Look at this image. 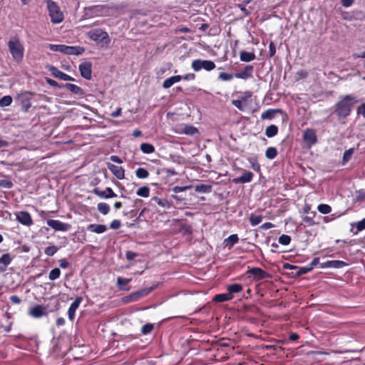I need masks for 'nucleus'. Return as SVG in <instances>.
Masks as SVG:
<instances>
[{"instance_id": "obj_1", "label": "nucleus", "mask_w": 365, "mask_h": 365, "mask_svg": "<svg viewBox=\"0 0 365 365\" xmlns=\"http://www.w3.org/2000/svg\"><path fill=\"white\" fill-rule=\"evenodd\" d=\"M357 101L352 95L340 96L339 101L334 106V113L339 118H346L350 115L354 105Z\"/></svg>"}, {"instance_id": "obj_2", "label": "nucleus", "mask_w": 365, "mask_h": 365, "mask_svg": "<svg viewBox=\"0 0 365 365\" xmlns=\"http://www.w3.org/2000/svg\"><path fill=\"white\" fill-rule=\"evenodd\" d=\"M9 52L16 61H21L24 57V46L16 37H12L8 42Z\"/></svg>"}, {"instance_id": "obj_3", "label": "nucleus", "mask_w": 365, "mask_h": 365, "mask_svg": "<svg viewBox=\"0 0 365 365\" xmlns=\"http://www.w3.org/2000/svg\"><path fill=\"white\" fill-rule=\"evenodd\" d=\"M88 36L91 40L101 43L102 46H108L110 42V38L106 31L101 29H92L88 32Z\"/></svg>"}, {"instance_id": "obj_4", "label": "nucleus", "mask_w": 365, "mask_h": 365, "mask_svg": "<svg viewBox=\"0 0 365 365\" xmlns=\"http://www.w3.org/2000/svg\"><path fill=\"white\" fill-rule=\"evenodd\" d=\"M47 7L52 23L59 24L63 20V14L55 1L52 0H48Z\"/></svg>"}, {"instance_id": "obj_5", "label": "nucleus", "mask_w": 365, "mask_h": 365, "mask_svg": "<svg viewBox=\"0 0 365 365\" xmlns=\"http://www.w3.org/2000/svg\"><path fill=\"white\" fill-rule=\"evenodd\" d=\"M191 66L196 72L200 71L201 69L210 71L215 68V63L210 60L196 59L192 62Z\"/></svg>"}, {"instance_id": "obj_6", "label": "nucleus", "mask_w": 365, "mask_h": 365, "mask_svg": "<svg viewBox=\"0 0 365 365\" xmlns=\"http://www.w3.org/2000/svg\"><path fill=\"white\" fill-rule=\"evenodd\" d=\"M303 140L308 148H311L317 142L316 131L312 128H307L303 133Z\"/></svg>"}, {"instance_id": "obj_7", "label": "nucleus", "mask_w": 365, "mask_h": 365, "mask_svg": "<svg viewBox=\"0 0 365 365\" xmlns=\"http://www.w3.org/2000/svg\"><path fill=\"white\" fill-rule=\"evenodd\" d=\"M46 224L55 231L66 232L71 229V225L58 220H48Z\"/></svg>"}, {"instance_id": "obj_8", "label": "nucleus", "mask_w": 365, "mask_h": 365, "mask_svg": "<svg viewBox=\"0 0 365 365\" xmlns=\"http://www.w3.org/2000/svg\"><path fill=\"white\" fill-rule=\"evenodd\" d=\"M31 93H25L19 94L16 98V100L19 101V104L21 105V110L24 112H27L31 106Z\"/></svg>"}, {"instance_id": "obj_9", "label": "nucleus", "mask_w": 365, "mask_h": 365, "mask_svg": "<svg viewBox=\"0 0 365 365\" xmlns=\"http://www.w3.org/2000/svg\"><path fill=\"white\" fill-rule=\"evenodd\" d=\"M16 220L23 225L31 226L33 220L31 215L27 211H21L15 213Z\"/></svg>"}, {"instance_id": "obj_10", "label": "nucleus", "mask_w": 365, "mask_h": 365, "mask_svg": "<svg viewBox=\"0 0 365 365\" xmlns=\"http://www.w3.org/2000/svg\"><path fill=\"white\" fill-rule=\"evenodd\" d=\"M79 71L83 78L90 80L92 77V63L90 61L81 63L79 65Z\"/></svg>"}, {"instance_id": "obj_11", "label": "nucleus", "mask_w": 365, "mask_h": 365, "mask_svg": "<svg viewBox=\"0 0 365 365\" xmlns=\"http://www.w3.org/2000/svg\"><path fill=\"white\" fill-rule=\"evenodd\" d=\"M48 71L51 72L52 76L55 78H59L63 81H73L74 78L68 74L59 71L56 67L53 66H49L48 67Z\"/></svg>"}, {"instance_id": "obj_12", "label": "nucleus", "mask_w": 365, "mask_h": 365, "mask_svg": "<svg viewBox=\"0 0 365 365\" xmlns=\"http://www.w3.org/2000/svg\"><path fill=\"white\" fill-rule=\"evenodd\" d=\"M253 276L255 279L261 280L270 277V274L259 267H253L247 272Z\"/></svg>"}, {"instance_id": "obj_13", "label": "nucleus", "mask_w": 365, "mask_h": 365, "mask_svg": "<svg viewBox=\"0 0 365 365\" xmlns=\"http://www.w3.org/2000/svg\"><path fill=\"white\" fill-rule=\"evenodd\" d=\"M93 193L102 199H108L117 197V195L110 187H106L105 190H101L96 187L93 190Z\"/></svg>"}, {"instance_id": "obj_14", "label": "nucleus", "mask_w": 365, "mask_h": 365, "mask_svg": "<svg viewBox=\"0 0 365 365\" xmlns=\"http://www.w3.org/2000/svg\"><path fill=\"white\" fill-rule=\"evenodd\" d=\"M83 301L82 297H77L71 304L68 310V317L71 321H73L75 317L76 309L79 307L80 304Z\"/></svg>"}, {"instance_id": "obj_15", "label": "nucleus", "mask_w": 365, "mask_h": 365, "mask_svg": "<svg viewBox=\"0 0 365 365\" xmlns=\"http://www.w3.org/2000/svg\"><path fill=\"white\" fill-rule=\"evenodd\" d=\"M108 168L118 179L122 180L125 178V170L123 167L108 163Z\"/></svg>"}, {"instance_id": "obj_16", "label": "nucleus", "mask_w": 365, "mask_h": 365, "mask_svg": "<svg viewBox=\"0 0 365 365\" xmlns=\"http://www.w3.org/2000/svg\"><path fill=\"white\" fill-rule=\"evenodd\" d=\"M253 71L254 67L252 65H247L242 71L236 73L235 76L237 78L245 80L252 76Z\"/></svg>"}, {"instance_id": "obj_17", "label": "nucleus", "mask_w": 365, "mask_h": 365, "mask_svg": "<svg viewBox=\"0 0 365 365\" xmlns=\"http://www.w3.org/2000/svg\"><path fill=\"white\" fill-rule=\"evenodd\" d=\"M29 314L34 318H41L46 314V307L41 305H36L29 310Z\"/></svg>"}, {"instance_id": "obj_18", "label": "nucleus", "mask_w": 365, "mask_h": 365, "mask_svg": "<svg viewBox=\"0 0 365 365\" xmlns=\"http://www.w3.org/2000/svg\"><path fill=\"white\" fill-rule=\"evenodd\" d=\"M252 178L253 173L252 172L245 171L242 176L233 179V182L237 184H244L251 182L252 180Z\"/></svg>"}, {"instance_id": "obj_19", "label": "nucleus", "mask_w": 365, "mask_h": 365, "mask_svg": "<svg viewBox=\"0 0 365 365\" xmlns=\"http://www.w3.org/2000/svg\"><path fill=\"white\" fill-rule=\"evenodd\" d=\"M251 93L250 92L247 93V96H242L240 99L233 100L232 101V103L233 106H235L236 108H237L240 110H245V109L247 107V98L250 97Z\"/></svg>"}, {"instance_id": "obj_20", "label": "nucleus", "mask_w": 365, "mask_h": 365, "mask_svg": "<svg viewBox=\"0 0 365 365\" xmlns=\"http://www.w3.org/2000/svg\"><path fill=\"white\" fill-rule=\"evenodd\" d=\"M65 49V54L67 55H81L85 51L81 46H66Z\"/></svg>"}, {"instance_id": "obj_21", "label": "nucleus", "mask_w": 365, "mask_h": 365, "mask_svg": "<svg viewBox=\"0 0 365 365\" xmlns=\"http://www.w3.org/2000/svg\"><path fill=\"white\" fill-rule=\"evenodd\" d=\"M11 262V258L9 254H4L0 257V272L6 271V269Z\"/></svg>"}, {"instance_id": "obj_22", "label": "nucleus", "mask_w": 365, "mask_h": 365, "mask_svg": "<svg viewBox=\"0 0 365 365\" xmlns=\"http://www.w3.org/2000/svg\"><path fill=\"white\" fill-rule=\"evenodd\" d=\"M182 76L178 75L170 77L163 81V87L164 88H170L174 83L179 82L182 79Z\"/></svg>"}, {"instance_id": "obj_23", "label": "nucleus", "mask_w": 365, "mask_h": 365, "mask_svg": "<svg viewBox=\"0 0 365 365\" xmlns=\"http://www.w3.org/2000/svg\"><path fill=\"white\" fill-rule=\"evenodd\" d=\"M239 241V237L237 234L230 235L227 238L225 239L223 244L225 247H228L229 249L232 247Z\"/></svg>"}, {"instance_id": "obj_24", "label": "nucleus", "mask_w": 365, "mask_h": 365, "mask_svg": "<svg viewBox=\"0 0 365 365\" xmlns=\"http://www.w3.org/2000/svg\"><path fill=\"white\" fill-rule=\"evenodd\" d=\"M88 230L98 234H101L107 230V227L104 225L91 224L88 225Z\"/></svg>"}, {"instance_id": "obj_25", "label": "nucleus", "mask_w": 365, "mask_h": 365, "mask_svg": "<svg viewBox=\"0 0 365 365\" xmlns=\"http://www.w3.org/2000/svg\"><path fill=\"white\" fill-rule=\"evenodd\" d=\"M63 86L66 88H67L70 92H71L76 95L81 96L83 94V91L82 88L75 84L67 83L64 84Z\"/></svg>"}, {"instance_id": "obj_26", "label": "nucleus", "mask_w": 365, "mask_h": 365, "mask_svg": "<svg viewBox=\"0 0 365 365\" xmlns=\"http://www.w3.org/2000/svg\"><path fill=\"white\" fill-rule=\"evenodd\" d=\"M131 281V279L123 278L121 277H118L117 278V285L121 290H129V288L127 287L128 284Z\"/></svg>"}, {"instance_id": "obj_27", "label": "nucleus", "mask_w": 365, "mask_h": 365, "mask_svg": "<svg viewBox=\"0 0 365 365\" xmlns=\"http://www.w3.org/2000/svg\"><path fill=\"white\" fill-rule=\"evenodd\" d=\"M240 60L243 62H250L255 59V54L252 52L242 51L240 56Z\"/></svg>"}, {"instance_id": "obj_28", "label": "nucleus", "mask_w": 365, "mask_h": 365, "mask_svg": "<svg viewBox=\"0 0 365 365\" xmlns=\"http://www.w3.org/2000/svg\"><path fill=\"white\" fill-rule=\"evenodd\" d=\"M232 299V296H230L228 293H223V294H216L213 297V301L215 302H227Z\"/></svg>"}, {"instance_id": "obj_29", "label": "nucleus", "mask_w": 365, "mask_h": 365, "mask_svg": "<svg viewBox=\"0 0 365 365\" xmlns=\"http://www.w3.org/2000/svg\"><path fill=\"white\" fill-rule=\"evenodd\" d=\"M242 290V286L240 284H232L227 287V293L233 297L234 294L239 293Z\"/></svg>"}, {"instance_id": "obj_30", "label": "nucleus", "mask_w": 365, "mask_h": 365, "mask_svg": "<svg viewBox=\"0 0 365 365\" xmlns=\"http://www.w3.org/2000/svg\"><path fill=\"white\" fill-rule=\"evenodd\" d=\"M195 190L198 192L209 193L212 191V185L209 184L197 185L195 187Z\"/></svg>"}, {"instance_id": "obj_31", "label": "nucleus", "mask_w": 365, "mask_h": 365, "mask_svg": "<svg viewBox=\"0 0 365 365\" xmlns=\"http://www.w3.org/2000/svg\"><path fill=\"white\" fill-rule=\"evenodd\" d=\"M354 153V148H351L344 151L342 160H341V165H346L351 158L353 154Z\"/></svg>"}, {"instance_id": "obj_32", "label": "nucleus", "mask_w": 365, "mask_h": 365, "mask_svg": "<svg viewBox=\"0 0 365 365\" xmlns=\"http://www.w3.org/2000/svg\"><path fill=\"white\" fill-rule=\"evenodd\" d=\"M278 133V128L275 125H270L267 127L265 130V135L268 138H272L275 136Z\"/></svg>"}, {"instance_id": "obj_33", "label": "nucleus", "mask_w": 365, "mask_h": 365, "mask_svg": "<svg viewBox=\"0 0 365 365\" xmlns=\"http://www.w3.org/2000/svg\"><path fill=\"white\" fill-rule=\"evenodd\" d=\"M140 150L143 153L150 154L155 151V148L150 143H143L140 145Z\"/></svg>"}, {"instance_id": "obj_34", "label": "nucleus", "mask_w": 365, "mask_h": 365, "mask_svg": "<svg viewBox=\"0 0 365 365\" xmlns=\"http://www.w3.org/2000/svg\"><path fill=\"white\" fill-rule=\"evenodd\" d=\"M310 215L303 217V222L305 223V226H312L315 224L314 217L316 215V212H312L309 213Z\"/></svg>"}, {"instance_id": "obj_35", "label": "nucleus", "mask_w": 365, "mask_h": 365, "mask_svg": "<svg viewBox=\"0 0 365 365\" xmlns=\"http://www.w3.org/2000/svg\"><path fill=\"white\" fill-rule=\"evenodd\" d=\"M279 110L268 109L261 114L262 119H272Z\"/></svg>"}, {"instance_id": "obj_36", "label": "nucleus", "mask_w": 365, "mask_h": 365, "mask_svg": "<svg viewBox=\"0 0 365 365\" xmlns=\"http://www.w3.org/2000/svg\"><path fill=\"white\" fill-rule=\"evenodd\" d=\"M277 155V150L274 147H269L265 152V156L269 160L275 158Z\"/></svg>"}, {"instance_id": "obj_37", "label": "nucleus", "mask_w": 365, "mask_h": 365, "mask_svg": "<svg viewBox=\"0 0 365 365\" xmlns=\"http://www.w3.org/2000/svg\"><path fill=\"white\" fill-rule=\"evenodd\" d=\"M98 210L103 215H106L110 212V206L105 202H100L97 205Z\"/></svg>"}, {"instance_id": "obj_38", "label": "nucleus", "mask_w": 365, "mask_h": 365, "mask_svg": "<svg viewBox=\"0 0 365 365\" xmlns=\"http://www.w3.org/2000/svg\"><path fill=\"white\" fill-rule=\"evenodd\" d=\"M135 175L140 179H145L149 176V172L143 168H139L135 170Z\"/></svg>"}, {"instance_id": "obj_39", "label": "nucleus", "mask_w": 365, "mask_h": 365, "mask_svg": "<svg viewBox=\"0 0 365 365\" xmlns=\"http://www.w3.org/2000/svg\"><path fill=\"white\" fill-rule=\"evenodd\" d=\"M136 194L143 197H148L150 195V188L147 186H143L138 189Z\"/></svg>"}, {"instance_id": "obj_40", "label": "nucleus", "mask_w": 365, "mask_h": 365, "mask_svg": "<svg viewBox=\"0 0 365 365\" xmlns=\"http://www.w3.org/2000/svg\"><path fill=\"white\" fill-rule=\"evenodd\" d=\"M262 215H255L252 214L250 217V222L252 226H256L259 225L262 220Z\"/></svg>"}, {"instance_id": "obj_41", "label": "nucleus", "mask_w": 365, "mask_h": 365, "mask_svg": "<svg viewBox=\"0 0 365 365\" xmlns=\"http://www.w3.org/2000/svg\"><path fill=\"white\" fill-rule=\"evenodd\" d=\"M66 45H62V44H49V48L56 52H60L62 53H65V48Z\"/></svg>"}, {"instance_id": "obj_42", "label": "nucleus", "mask_w": 365, "mask_h": 365, "mask_svg": "<svg viewBox=\"0 0 365 365\" xmlns=\"http://www.w3.org/2000/svg\"><path fill=\"white\" fill-rule=\"evenodd\" d=\"M318 211L322 214H329L331 212V207L327 204H320L317 207Z\"/></svg>"}, {"instance_id": "obj_43", "label": "nucleus", "mask_w": 365, "mask_h": 365, "mask_svg": "<svg viewBox=\"0 0 365 365\" xmlns=\"http://www.w3.org/2000/svg\"><path fill=\"white\" fill-rule=\"evenodd\" d=\"M197 132V129L192 125H186L183 128V133L187 135H193L196 134Z\"/></svg>"}, {"instance_id": "obj_44", "label": "nucleus", "mask_w": 365, "mask_h": 365, "mask_svg": "<svg viewBox=\"0 0 365 365\" xmlns=\"http://www.w3.org/2000/svg\"><path fill=\"white\" fill-rule=\"evenodd\" d=\"M12 103V98L10 96H4L0 99V107L9 106Z\"/></svg>"}, {"instance_id": "obj_45", "label": "nucleus", "mask_w": 365, "mask_h": 365, "mask_svg": "<svg viewBox=\"0 0 365 365\" xmlns=\"http://www.w3.org/2000/svg\"><path fill=\"white\" fill-rule=\"evenodd\" d=\"M153 200L160 207H170V203L165 199H161L158 197H155Z\"/></svg>"}, {"instance_id": "obj_46", "label": "nucleus", "mask_w": 365, "mask_h": 365, "mask_svg": "<svg viewBox=\"0 0 365 365\" xmlns=\"http://www.w3.org/2000/svg\"><path fill=\"white\" fill-rule=\"evenodd\" d=\"M351 226L353 227L354 226H356V231L355 232V233H357V232H360L361 230H365V218H364L363 220H361V221H359L357 222L352 223Z\"/></svg>"}, {"instance_id": "obj_47", "label": "nucleus", "mask_w": 365, "mask_h": 365, "mask_svg": "<svg viewBox=\"0 0 365 365\" xmlns=\"http://www.w3.org/2000/svg\"><path fill=\"white\" fill-rule=\"evenodd\" d=\"M61 275V270L58 268L53 269L49 273V279L55 280L58 279Z\"/></svg>"}, {"instance_id": "obj_48", "label": "nucleus", "mask_w": 365, "mask_h": 365, "mask_svg": "<svg viewBox=\"0 0 365 365\" xmlns=\"http://www.w3.org/2000/svg\"><path fill=\"white\" fill-rule=\"evenodd\" d=\"M58 250V247L56 246H49L45 248L44 253L47 256L51 257L57 252Z\"/></svg>"}, {"instance_id": "obj_49", "label": "nucleus", "mask_w": 365, "mask_h": 365, "mask_svg": "<svg viewBox=\"0 0 365 365\" xmlns=\"http://www.w3.org/2000/svg\"><path fill=\"white\" fill-rule=\"evenodd\" d=\"M153 328L154 326L153 324L148 323L142 327L141 332L143 334H148L153 331Z\"/></svg>"}, {"instance_id": "obj_50", "label": "nucleus", "mask_w": 365, "mask_h": 365, "mask_svg": "<svg viewBox=\"0 0 365 365\" xmlns=\"http://www.w3.org/2000/svg\"><path fill=\"white\" fill-rule=\"evenodd\" d=\"M291 242V237L289 235H282L279 237V242L281 244V245H287L290 243Z\"/></svg>"}, {"instance_id": "obj_51", "label": "nucleus", "mask_w": 365, "mask_h": 365, "mask_svg": "<svg viewBox=\"0 0 365 365\" xmlns=\"http://www.w3.org/2000/svg\"><path fill=\"white\" fill-rule=\"evenodd\" d=\"M13 182L7 179L0 180V187L4 188L10 189L13 187Z\"/></svg>"}, {"instance_id": "obj_52", "label": "nucleus", "mask_w": 365, "mask_h": 365, "mask_svg": "<svg viewBox=\"0 0 365 365\" xmlns=\"http://www.w3.org/2000/svg\"><path fill=\"white\" fill-rule=\"evenodd\" d=\"M192 187L191 185H187V186H175L172 188V191L174 193H179L181 192H184L185 190H187Z\"/></svg>"}, {"instance_id": "obj_53", "label": "nucleus", "mask_w": 365, "mask_h": 365, "mask_svg": "<svg viewBox=\"0 0 365 365\" xmlns=\"http://www.w3.org/2000/svg\"><path fill=\"white\" fill-rule=\"evenodd\" d=\"M295 269L297 270L296 272V274L297 276H300L302 274H307V273L311 272L310 268H309V267L307 265L304 266V267H298V268H295Z\"/></svg>"}, {"instance_id": "obj_54", "label": "nucleus", "mask_w": 365, "mask_h": 365, "mask_svg": "<svg viewBox=\"0 0 365 365\" xmlns=\"http://www.w3.org/2000/svg\"><path fill=\"white\" fill-rule=\"evenodd\" d=\"M234 76L231 73L221 72L219 74V78L223 81H230L233 78Z\"/></svg>"}, {"instance_id": "obj_55", "label": "nucleus", "mask_w": 365, "mask_h": 365, "mask_svg": "<svg viewBox=\"0 0 365 365\" xmlns=\"http://www.w3.org/2000/svg\"><path fill=\"white\" fill-rule=\"evenodd\" d=\"M346 265V263L344 262V261L332 260V267L333 268L339 269V268L344 267Z\"/></svg>"}, {"instance_id": "obj_56", "label": "nucleus", "mask_w": 365, "mask_h": 365, "mask_svg": "<svg viewBox=\"0 0 365 365\" xmlns=\"http://www.w3.org/2000/svg\"><path fill=\"white\" fill-rule=\"evenodd\" d=\"M365 199V191L359 190L356 192V201L361 202Z\"/></svg>"}, {"instance_id": "obj_57", "label": "nucleus", "mask_w": 365, "mask_h": 365, "mask_svg": "<svg viewBox=\"0 0 365 365\" xmlns=\"http://www.w3.org/2000/svg\"><path fill=\"white\" fill-rule=\"evenodd\" d=\"M120 226L121 222L119 220H113L110 224V227L113 230L119 229Z\"/></svg>"}, {"instance_id": "obj_58", "label": "nucleus", "mask_w": 365, "mask_h": 365, "mask_svg": "<svg viewBox=\"0 0 365 365\" xmlns=\"http://www.w3.org/2000/svg\"><path fill=\"white\" fill-rule=\"evenodd\" d=\"M138 255L134 252L132 251H127L125 253L126 259L128 261L133 260Z\"/></svg>"}, {"instance_id": "obj_59", "label": "nucleus", "mask_w": 365, "mask_h": 365, "mask_svg": "<svg viewBox=\"0 0 365 365\" xmlns=\"http://www.w3.org/2000/svg\"><path fill=\"white\" fill-rule=\"evenodd\" d=\"M128 298L130 299L128 301H137L140 298H141L140 295L139 291L132 293Z\"/></svg>"}, {"instance_id": "obj_60", "label": "nucleus", "mask_w": 365, "mask_h": 365, "mask_svg": "<svg viewBox=\"0 0 365 365\" xmlns=\"http://www.w3.org/2000/svg\"><path fill=\"white\" fill-rule=\"evenodd\" d=\"M153 290V287L143 289L141 290H139L140 295L141 297H145V296L148 295L150 292H151Z\"/></svg>"}, {"instance_id": "obj_61", "label": "nucleus", "mask_w": 365, "mask_h": 365, "mask_svg": "<svg viewBox=\"0 0 365 365\" xmlns=\"http://www.w3.org/2000/svg\"><path fill=\"white\" fill-rule=\"evenodd\" d=\"M319 263V258L315 257L313 259V260L311 262L310 264H309L307 266L309 268H310L311 271L313 269V268L317 266Z\"/></svg>"}, {"instance_id": "obj_62", "label": "nucleus", "mask_w": 365, "mask_h": 365, "mask_svg": "<svg viewBox=\"0 0 365 365\" xmlns=\"http://www.w3.org/2000/svg\"><path fill=\"white\" fill-rule=\"evenodd\" d=\"M269 56H273L276 53V48L273 42H270L269 45Z\"/></svg>"}, {"instance_id": "obj_63", "label": "nucleus", "mask_w": 365, "mask_h": 365, "mask_svg": "<svg viewBox=\"0 0 365 365\" xmlns=\"http://www.w3.org/2000/svg\"><path fill=\"white\" fill-rule=\"evenodd\" d=\"M59 266L63 268V269H66L67 268L68 266H69V263L67 261V259H61L59 260Z\"/></svg>"}, {"instance_id": "obj_64", "label": "nucleus", "mask_w": 365, "mask_h": 365, "mask_svg": "<svg viewBox=\"0 0 365 365\" xmlns=\"http://www.w3.org/2000/svg\"><path fill=\"white\" fill-rule=\"evenodd\" d=\"M357 113L362 115V116L365 118V103L361 104L357 108Z\"/></svg>"}]
</instances>
